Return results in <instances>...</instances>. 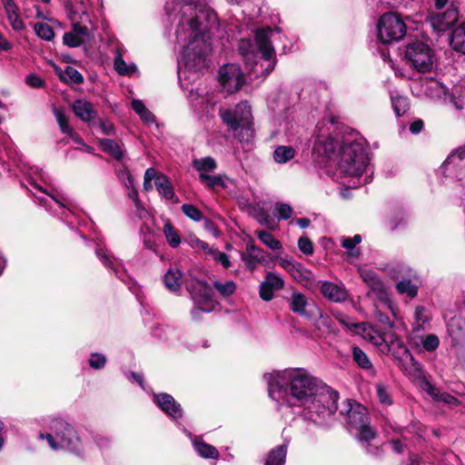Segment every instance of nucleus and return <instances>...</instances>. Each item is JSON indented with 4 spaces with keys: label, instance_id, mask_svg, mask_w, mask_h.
I'll return each mask as SVG.
<instances>
[{
    "label": "nucleus",
    "instance_id": "nucleus-1",
    "mask_svg": "<svg viewBox=\"0 0 465 465\" xmlns=\"http://www.w3.org/2000/svg\"><path fill=\"white\" fill-rule=\"evenodd\" d=\"M271 399L280 404L302 406L304 416L322 424L337 409L338 392L325 386L304 369H286L264 375Z\"/></svg>",
    "mask_w": 465,
    "mask_h": 465
},
{
    "label": "nucleus",
    "instance_id": "nucleus-2",
    "mask_svg": "<svg viewBox=\"0 0 465 465\" xmlns=\"http://www.w3.org/2000/svg\"><path fill=\"white\" fill-rule=\"evenodd\" d=\"M176 9H179L174 15V20H177L175 35L180 48L177 58L178 75L182 80L187 77V73L196 74L204 64L209 45L204 39L203 30L213 29L218 22L216 14L209 12V25L202 29L201 15L193 3H177L173 5V11Z\"/></svg>",
    "mask_w": 465,
    "mask_h": 465
},
{
    "label": "nucleus",
    "instance_id": "nucleus-3",
    "mask_svg": "<svg viewBox=\"0 0 465 465\" xmlns=\"http://www.w3.org/2000/svg\"><path fill=\"white\" fill-rule=\"evenodd\" d=\"M322 149L329 159L339 158V169L349 176L361 175L369 163L368 155L362 143L351 138L337 141L328 137L322 142Z\"/></svg>",
    "mask_w": 465,
    "mask_h": 465
},
{
    "label": "nucleus",
    "instance_id": "nucleus-4",
    "mask_svg": "<svg viewBox=\"0 0 465 465\" xmlns=\"http://www.w3.org/2000/svg\"><path fill=\"white\" fill-rule=\"evenodd\" d=\"M275 34L280 35L278 27L272 29L270 27L258 29L255 34V40L261 52V56L257 60L258 55L254 53L243 51L244 42L242 43L240 49L244 57L245 64L250 67V72L255 77H262L269 74L274 68L276 64V56L274 47L272 45V39ZM249 45V43H246Z\"/></svg>",
    "mask_w": 465,
    "mask_h": 465
},
{
    "label": "nucleus",
    "instance_id": "nucleus-5",
    "mask_svg": "<svg viewBox=\"0 0 465 465\" xmlns=\"http://www.w3.org/2000/svg\"><path fill=\"white\" fill-rule=\"evenodd\" d=\"M221 116L240 142H248L252 136V116L247 102H241L234 110H225Z\"/></svg>",
    "mask_w": 465,
    "mask_h": 465
},
{
    "label": "nucleus",
    "instance_id": "nucleus-6",
    "mask_svg": "<svg viewBox=\"0 0 465 465\" xmlns=\"http://www.w3.org/2000/svg\"><path fill=\"white\" fill-rule=\"evenodd\" d=\"M51 433H41V439H46L50 448L54 450L66 449L72 452L78 451L79 438L76 432L68 422L62 419H55L52 421Z\"/></svg>",
    "mask_w": 465,
    "mask_h": 465
},
{
    "label": "nucleus",
    "instance_id": "nucleus-7",
    "mask_svg": "<svg viewBox=\"0 0 465 465\" xmlns=\"http://www.w3.org/2000/svg\"><path fill=\"white\" fill-rule=\"evenodd\" d=\"M346 412L348 423L351 429L357 430V438L361 441H370L375 438V431L370 426L367 410L364 406L347 401V407L341 411V413Z\"/></svg>",
    "mask_w": 465,
    "mask_h": 465
},
{
    "label": "nucleus",
    "instance_id": "nucleus-8",
    "mask_svg": "<svg viewBox=\"0 0 465 465\" xmlns=\"http://www.w3.org/2000/svg\"><path fill=\"white\" fill-rule=\"evenodd\" d=\"M405 60L410 67L420 73H427L433 68L435 53L426 43L417 41L405 47Z\"/></svg>",
    "mask_w": 465,
    "mask_h": 465
},
{
    "label": "nucleus",
    "instance_id": "nucleus-9",
    "mask_svg": "<svg viewBox=\"0 0 465 465\" xmlns=\"http://www.w3.org/2000/svg\"><path fill=\"white\" fill-rule=\"evenodd\" d=\"M370 340L378 346L382 353L391 352L400 366L404 367L409 362L416 363L410 350L394 333H388L385 336H371Z\"/></svg>",
    "mask_w": 465,
    "mask_h": 465
},
{
    "label": "nucleus",
    "instance_id": "nucleus-10",
    "mask_svg": "<svg viewBox=\"0 0 465 465\" xmlns=\"http://www.w3.org/2000/svg\"><path fill=\"white\" fill-rule=\"evenodd\" d=\"M377 31L379 39L384 44H390L404 37L406 25L399 15L385 13L377 23Z\"/></svg>",
    "mask_w": 465,
    "mask_h": 465
},
{
    "label": "nucleus",
    "instance_id": "nucleus-11",
    "mask_svg": "<svg viewBox=\"0 0 465 465\" xmlns=\"http://www.w3.org/2000/svg\"><path fill=\"white\" fill-rule=\"evenodd\" d=\"M187 289L196 303V307L192 312L193 315L198 314L200 312H211L214 310L213 292L207 282L193 280L188 283Z\"/></svg>",
    "mask_w": 465,
    "mask_h": 465
},
{
    "label": "nucleus",
    "instance_id": "nucleus-12",
    "mask_svg": "<svg viewBox=\"0 0 465 465\" xmlns=\"http://www.w3.org/2000/svg\"><path fill=\"white\" fill-rule=\"evenodd\" d=\"M218 79L223 90L229 94L237 92L245 83L243 73L237 64H227L222 66Z\"/></svg>",
    "mask_w": 465,
    "mask_h": 465
},
{
    "label": "nucleus",
    "instance_id": "nucleus-13",
    "mask_svg": "<svg viewBox=\"0 0 465 465\" xmlns=\"http://www.w3.org/2000/svg\"><path fill=\"white\" fill-rule=\"evenodd\" d=\"M26 182L30 188L28 189L33 196L35 197V203L39 205L45 206L46 209H49L50 206L48 204V198L45 195H47L52 201H54L60 209L63 210L62 215L64 214L65 209L69 211L67 199L64 196H60L57 193L52 191L47 192L41 185H39L31 176L26 178Z\"/></svg>",
    "mask_w": 465,
    "mask_h": 465
},
{
    "label": "nucleus",
    "instance_id": "nucleus-14",
    "mask_svg": "<svg viewBox=\"0 0 465 465\" xmlns=\"http://www.w3.org/2000/svg\"><path fill=\"white\" fill-rule=\"evenodd\" d=\"M444 173L460 182L465 186V145L453 151L442 164Z\"/></svg>",
    "mask_w": 465,
    "mask_h": 465
},
{
    "label": "nucleus",
    "instance_id": "nucleus-15",
    "mask_svg": "<svg viewBox=\"0 0 465 465\" xmlns=\"http://www.w3.org/2000/svg\"><path fill=\"white\" fill-rule=\"evenodd\" d=\"M459 20L458 7L451 3L450 6L444 12L433 14L430 22L433 29L437 32H444L454 25Z\"/></svg>",
    "mask_w": 465,
    "mask_h": 465
},
{
    "label": "nucleus",
    "instance_id": "nucleus-16",
    "mask_svg": "<svg viewBox=\"0 0 465 465\" xmlns=\"http://www.w3.org/2000/svg\"><path fill=\"white\" fill-rule=\"evenodd\" d=\"M153 402L168 416L173 419L183 417V409L174 398L168 393H155L153 397Z\"/></svg>",
    "mask_w": 465,
    "mask_h": 465
},
{
    "label": "nucleus",
    "instance_id": "nucleus-17",
    "mask_svg": "<svg viewBox=\"0 0 465 465\" xmlns=\"http://www.w3.org/2000/svg\"><path fill=\"white\" fill-rule=\"evenodd\" d=\"M280 264L298 282L303 283L313 280V273L299 262H295L292 260L282 259Z\"/></svg>",
    "mask_w": 465,
    "mask_h": 465
},
{
    "label": "nucleus",
    "instance_id": "nucleus-18",
    "mask_svg": "<svg viewBox=\"0 0 465 465\" xmlns=\"http://www.w3.org/2000/svg\"><path fill=\"white\" fill-rule=\"evenodd\" d=\"M95 254L107 269L112 270L117 278L123 282H125L126 273L122 263L114 257L109 255L106 249L98 247L95 250Z\"/></svg>",
    "mask_w": 465,
    "mask_h": 465
},
{
    "label": "nucleus",
    "instance_id": "nucleus-19",
    "mask_svg": "<svg viewBox=\"0 0 465 465\" xmlns=\"http://www.w3.org/2000/svg\"><path fill=\"white\" fill-rule=\"evenodd\" d=\"M361 277L380 299L383 300L385 303L390 305V301L386 297L384 284L374 272L371 270H362L361 272Z\"/></svg>",
    "mask_w": 465,
    "mask_h": 465
},
{
    "label": "nucleus",
    "instance_id": "nucleus-20",
    "mask_svg": "<svg viewBox=\"0 0 465 465\" xmlns=\"http://www.w3.org/2000/svg\"><path fill=\"white\" fill-rule=\"evenodd\" d=\"M447 331L454 345L465 340V319L460 316H454L447 323Z\"/></svg>",
    "mask_w": 465,
    "mask_h": 465
},
{
    "label": "nucleus",
    "instance_id": "nucleus-21",
    "mask_svg": "<svg viewBox=\"0 0 465 465\" xmlns=\"http://www.w3.org/2000/svg\"><path fill=\"white\" fill-rule=\"evenodd\" d=\"M242 260L246 268L252 271L264 261L263 252L253 243H248L245 252L242 254Z\"/></svg>",
    "mask_w": 465,
    "mask_h": 465
},
{
    "label": "nucleus",
    "instance_id": "nucleus-22",
    "mask_svg": "<svg viewBox=\"0 0 465 465\" xmlns=\"http://www.w3.org/2000/svg\"><path fill=\"white\" fill-rule=\"evenodd\" d=\"M74 114L84 122H91L96 116L93 104L85 100H76L72 106Z\"/></svg>",
    "mask_w": 465,
    "mask_h": 465
},
{
    "label": "nucleus",
    "instance_id": "nucleus-23",
    "mask_svg": "<svg viewBox=\"0 0 465 465\" xmlns=\"http://www.w3.org/2000/svg\"><path fill=\"white\" fill-rule=\"evenodd\" d=\"M6 19L9 25L15 32L23 31L25 28V22L23 21L19 7L15 3L4 6Z\"/></svg>",
    "mask_w": 465,
    "mask_h": 465
},
{
    "label": "nucleus",
    "instance_id": "nucleus-24",
    "mask_svg": "<svg viewBox=\"0 0 465 465\" xmlns=\"http://www.w3.org/2000/svg\"><path fill=\"white\" fill-rule=\"evenodd\" d=\"M321 292L324 297L335 302H342L347 297V292L343 288L330 282L322 283Z\"/></svg>",
    "mask_w": 465,
    "mask_h": 465
},
{
    "label": "nucleus",
    "instance_id": "nucleus-25",
    "mask_svg": "<svg viewBox=\"0 0 465 465\" xmlns=\"http://www.w3.org/2000/svg\"><path fill=\"white\" fill-rule=\"evenodd\" d=\"M450 45L456 52L465 54V22L457 26L450 39Z\"/></svg>",
    "mask_w": 465,
    "mask_h": 465
},
{
    "label": "nucleus",
    "instance_id": "nucleus-26",
    "mask_svg": "<svg viewBox=\"0 0 465 465\" xmlns=\"http://www.w3.org/2000/svg\"><path fill=\"white\" fill-rule=\"evenodd\" d=\"M163 283L170 292H177L180 290L183 278L182 272L178 269L170 268L163 276Z\"/></svg>",
    "mask_w": 465,
    "mask_h": 465
},
{
    "label": "nucleus",
    "instance_id": "nucleus-27",
    "mask_svg": "<svg viewBox=\"0 0 465 465\" xmlns=\"http://www.w3.org/2000/svg\"><path fill=\"white\" fill-rule=\"evenodd\" d=\"M290 310L301 316L306 314L307 299L304 294L294 292L289 300Z\"/></svg>",
    "mask_w": 465,
    "mask_h": 465
},
{
    "label": "nucleus",
    "instance_id": "nucleus-28",
    "mask_svg": "<svg viewBox=\"0 0 465 465\" xmlns=\"http://www.w3.org/2000/svg\"><path fill=\"white\" fill-rule=\"evenodd\" d=\"M414 320L413 331L418 332L424 330V325L430 322L431 313L424 306H417L414 311Z\"/></svg>",
    "mask_w": 465,
    "mask_h": 465
},
{
    "label": "nucleus",
    "instance_id": "nucleus-29",
    "mask_svg": "<svg viewBox=\"0 0 465 465\" xmlns=\"http://www.w3.org/2000/svg\"><path fill=\"white\" fill-rule=\"evenodd\" d=\"M287 454V443L272 449L266 460L265 465H283Z\"/></svg>",
    "mask_w": 465,
    "mask_h": 465
},
{
    "label": "nucleus",
    "instance_id": "nucleus-30",
    "mask_svg": "<svg viewBox=\"0 0 465 465\" xmlns=\"http://www.w3.org/2000/svg\"><path fill=\"white\" fill-rule=\"evenodd\" d=\"M192 165L199 174L214 172L217 168L216 161L211 156L194 159Z\"/></svg>",
    "mask_w": 465,
    "mask_h": 465
},
{
    "label": "nucleus",
    "instance_id": "nucleus-31",
    "mask_svg": "<svg viewBox=\"0 0 465 465\" xmlns=\"http://www.w3.org/2000/svg\"><path fill=\"white\" fill-rule=\"evenodd\" d=\"M132 108L140 116L141 120L146 124H151L155 122L154 115L146 108L142 100L134 99L132 101Z\"/></svg>",
    "mask_w": 465,
    "mask_h": 465
},
{
    "label": "nucleus",
    "instance_id": "nucleus-32",
    "mask_svg": "<svg viewBox=\"0 0 465 465\" xmlns=\"http://www.w3.org/2000/svg\"><path fill=\"white\" fill-rule=\"evenodd\" d=\"M225 176L222 174L209 175L208 173L199 174L200 182L209 189L215 190L217 188L226 187Z\"/></svg>",
    "mask_w": 465,
    "mask_h": 465
},
{
    "label": "nucleus",
    "instance_id": "nucleus-33",
    "mask_svg": "<svg viewBox=\"0 0 465 465\" xmlns=\"http://www.w3.org/2000/svg\"><path fill=\"white\" fill-rule=\"evenodd\" d=\"M193 447L196 452L203 458L218 459L219 457V451L217 449L203 440H195L193 441Z\"/></svg>",
    "mask_w": 465,
    "mask_h": 465
},
{
    "label": "nucleus",
    "instance_id": "nucleus-34",
    "mask_svg": "<svg viewBox=\"0 0 465 465\" xmlns=\"http://www.w3.org/2000/svg\"><path fill=\"white\" fill-rule=\"evenodd\" d=\"M68 17L71 22H91L90 16L82 3H75L71 5L68 10Z\"/></svg>",
    "mask_w": 465,
    "mask_h": 465
},
{
    "label": "nucleus",
    "instance_id": "nucleus-35",
    "mask_svg": "<svg viewBox=\"0 0 465 465\" xmlns=\"http://www.w3.org/2000/svg\"><path fill=\"white\" fill-rule=\"evenodd\" d=\"M114 67L118 74L124 76H131L137 71V67L134 64L125 63L122 54H119V56H115Z\"/></svg>",
    "mask_w": 465,
    "mask_h": 465
},
{
    "label": "nucleus",
    "instance_id": "nucleus-36",
    "mask_svg": "<svg viewBox=\"0 0 465 465\" xmlns=\"http://www.w3.org/2000/svg\"><path fill=\"white\" fill-rule=\"evenodd\" d=\"M100 146L104 152L109 153L116 160H121L124 156V152L121 146L114 140L102 139L100 140Z\"/></svg>",
    "mask_w": 465,
    "mask_h": 465
},
{
    "label": "nucleus",
    "instance_id": "nucleus-37",
    "mask_svg": "<svg viewBox=\"0 0 465 465\" xmlns=\"http://www.w3.org/2000/svg\"><path fill=\"white\" fill-rule=\"evenodd\" d=\"M352 359L360 368L374 372L370 358L360 347H352Z\"/></svg>",
    "mask_w": 465,
    "mask_h": 465
},
{
    "label": "nucleus",
    "instance_id": "nucleus-38",
    "mask_svg": "<svg viewBox=\"0 0 465 465\" xmlns=\"http://www.w3.org/2000/svg\"><path fill=\"white\" fill-rule=\"evenodd\" d=\"M155 187L159 193L162 194L165 199L171 200L175 197L173 187L165 175H161L156 179Z\"/></svg>",
    "mask_w": 465,
    "mask_h": 465
},
{
    "label": "nucleus",
    "instance_id": "nucleus-39",
    "mask_svg": "<svg viewBox=\"0 0 465 465\" xmlns=\"http://www.w3.org/2000/svg\"><path fill=\"white\" fill-rule=\"evenodd\" d=\"M295 155V151L292 146H278L273 153V159L278 163H285L292 160Z\"/></svg>",
    "mask_w": 465,
    "mask_h": 465
},
{
    "label": "nucleus",
    "instance_id": "nucleus-40",
    "mask_svg": "<svg viewBox=\"0 0 465 465\" xmlns=\"http://www.w3.org/2000/svg\"><path fill=\"white\" fill-rule=\"evenodd\" d=\"M337 321L349 329L350 331H353L356 333L365 332L367 330V323L365 322H353L351 319L343 314H338L336 316Z\"/></svg>",
    "mask_w": 465,
    "mask_h": 465
},
{
    "label": "nucleus",
    "instance_id": "nucleus-41",
    "mask_svg": "<svg viewBox=\"0 0 465 465\" xmlns=\"http://www.w3.org/2000/svg\"><path fill=\"white\" fill-rule=\"evenodd\" d=\"M163 232L170 247L176 248L180 245V234L178 231L170 223H166L163 225Z\"/></svg>",
    "mask_w": 465,
    "mask_h": 465
},
{
    "label": "nucleus",
    "instance_id": "nucleus-42",
    "mask_svg": "<svg viewBox=\"0 0 465 465\" xmlns=\"http://www.w3.org/2000/svg\"><path fill=\"white\" fill-rule=\"evenodd\" d=\"M213 285L219 294L224 298L230 297L236 291V284L233 281H226L224 282L214 281Z\"/></svg>",
    "mask_w": 465,
    "mask_h": 465
},
{
    "label": "nucleus",
    "instance_id": "nucleus-43",
    "mask_svg": "<svg viewBox=\"0 0 465 465\" xmlns=\"http://www.w3.org/2000/svg\"><path fill=\"white\" fill-rule=\"evenodd\" d=\"M391 104L397 116H401L406 113L409 108L408 99L402 95H391Z\"/></svg>",
    "mask_w": 465,
    "mask_h": 465
},
{
    "label": "nucleus",
    "instance_id": "nucleus-44",
    "mask_svg": "<svg viewBox=\"0 0 465 465\" xmlns=\"http://www.w3.org/2000/svg\"><path fill=\"white\" fill-rule=\"evenodd\" d=\"M429 391L428 392L437 401L445 402L447 404L456 406L460 403V401L455 398L454 396L446 393V392H440L432 386L429 385Z\"/></svg>",
    "mask_w": 465,
    "mask_h": 465
},
{
    "label": "nucleus",
    "instance_id": "nucleus-45",
    "mask_svg": "<svg viewBox=\"0 0 465 465\" xmlns=\"http://www.w3.org/2000/svg\"><path fill=\"white\" fill-rule=\"evenodd\" d=\"M400 293L406 294L410 298H414L418 292V287L411 280H402L396 285Z\"/></svg>",
    "mask_w": 465,
    "mask_h": 465
},
{
    "label": "nucleus",
    "instance_id": "nucleus-46",
    "mask_svg": "<svg viewBox=\"0 0 465 465\" xmlns=\"http://www.w3.org/2000/svg\"><path fill=\"white\" fill-rule=\"evenodd\" d=\"M35 32L38 37L45 41H51L54 37L52 27L45 23L38 22L34 26Z\"/></svg>",
    "mask_w": 465,
    "mask_h": 465
},
{
    "label": "nucleus",
    "instance_id": "nucleus-47",
    "mask_svg": "<svg viewBox=\"0 0 465 465\" xmlns=\"http://www.w3.org/2000/svg\"><path fill=\"white\" fill-rule=\"evenodd\" d=\"M257 236L263 244L272 250H279L282 247L281 242L266 231L257 232Z\"/></svg>",
    "mask_w": 465,
    "mask_h": 465
},
{
    "label": "nucleus",
    "instance_id": "nucleus-48",
    "mask_svg": "<svg viewBox=\"0 0 465 465\" xmlns=\"http://www.w3.org/2000/svg\"><path fill=\"white\" fill-rule=\"evenodd\" d=\"M420 343L426 351H433L440 345V340L434 333L426 334L420 337Z\"/></svg>",
    "mask_w": 465,
    "mask_h": 465
},
{
    "label": "nucleus",
    "instance_id": "nucleus-49",
    "mask_svg": "<svg viewBox=\"0 0 465 465\" xmlns=\"http://www.w3.org/2000/svg\"><path fill=\"white\" fill-rule=\"evenodd\" d=\"M263 282L274 291L282 290L284 286V281L282 276L272 272H268L266 273L265 280Z\"/></svg>",
    "mask_w": 465,
    "mask_h": 465
},
{
    "label": "nucleus",
    "instance_id": "nucleus-50",
    "mask_svg": "<svg viewBox=\"0 0 465 465\" xmlns=\"http://www.w3.org/2000/svg\"><path fill=\"white\" fill-rule=\"evenodd\" d=\"M209 256L215 262L221 264L224 269H228L232 265L229 256L225 252L218 250L217 248H214L213 251H211Z\"/></svg>",
    "mask_w": 465,
    "mask_h": 465
},
{
    "label": "nucleus",
    "instance_id": "nucleus-51",
    "mask_svg": "<svg viewBox=\"0 0 465 465\" xmlns=\"http://www.w3.org/2000/svg\"><path fill=\"white\" fill-rule=\"evenodd\" d=\"M63 79L65 82H70L74 84H81L84 82L83 75L74 67L67 66L64 70Z\"/></svg>",
    "mask_w": 465,
    "mask_h": 465
},
{
    "label": "nucleus",
    "instance_id": "nucleus-52",
    "mask_svg": "<svg viewBox=\"0 0 465 465\" xmlns=\"http://www.w3.org/2000/svg\"><path fill=\"white\" fill-rule=\"evenodd\" d=\"M182 211L188 218L194 222H199L203 219L202 212L193 204H183Z\"/></svg>",
    "mask_w": 465,
    "mask_h": 465
},
{
    "label": "nucleus",
    "instance_id": "nucleus-53",
    "mask_svg": "<svg viewBox=\"0 0 465 465\" xmlns=\"http://www.w3.org/2000/svg\"><path fill=\"white\" fill-rule=\"evenodd\" d=\"M54 116L56 118V121L59 124V127H60L62 133L66 134L71 133L73 131V128L69 126L68 119L65 116V114L63 113V111H61L57 108H54Z\"/></svg>",
    "mask_w": 465,
    "mask_h": 465
},
{
    "label": "nucleus",
    "instance_id": "nucleus-54",
    "mask_svg": "<svg viewBox=\"0 0 465 465\" xmlns=\"http://www.w3.org/2000/svg\"><path fill=\"white\" fill-rule=\"evenodd\" d=\"M63 41L64 44L69 47H79L84 43V39L80 38V35L73 32L65 33Z\"/></svg>",
    "mask_w": 465,
    "mask_h": 465
},
{
    "label": "nucleus",
    "instance_id": "nucleus-55",
    "mask_svg": "<svg viewBox=\"0 0 465 465\" xmlns=\"http://www.w3.org/2000/svg\"><path fill=\"white\" fill-rule=\"evenodd\" d=\"M275 211L279 220H287L292 214V208L288 203H276Z\"/></svg>",
    "mask_w": 465,
    "mask_h": 465
},
{
    "label": "nucleus",
    "instance_id": "nucleus-56",
    "mask_svg": "<svg viewBox=\"0 0 465 465\" xmlns=\"http://www.w3.org/2000/svg\"><path fill=\"white\" fill-rule=\"evenodd\" d=\"M86 22H72V27H73V33L76 34L77 35H80V38L85 39L89 35V30L87 26L84 25Z\"/></svg>",
    "mask_w": 465,
    "mask_h": 465
},
{
    "label": "nucleus",
    "instance_id": "nucleus-57",
    "mask_svg": "<svg viewBox=\"0 0 465 465\" xmlns=\"http://www.w3.org/2000/svg\"><path fill=\"white\" fill-rule=\"evenodd\" d=\"M106 362V358L104 355L100 353H92L91 358L89 359V365L93 369H102L104 367Z\"/></svg>",
    "mask_w": 465,
    "mask_h": 465
},
{
    "label": "nucleus",
    "instance_id": "nucleus-58",
    "mask_svg": "<svg viewBox=\"0 0 465 465\" xmlns=\"http://www.w3.org/2000/svg\"><path fill=\"white\" fill-rule=\"evenodd\" d=\"M377 396L381 403L390 405L391 404V395L383 384H377L376 386Z\"/></svg>",
    "mask_w": 465,
    "mask_h": 465
},
{
    "label": "nucleus",
    "instance_id": "nucleus-59",
    "mask_svg": "<svg viewBox=\"0 0 465 465\" xmlns=\"http://www.w3.org/2000/svg\"><path fill=\"white\" fill-rule=\"evenodd\" d=\"M298 247L304 254L311 255L313 253V244L308 237H301L298 241Z\"/></svg>",
    "mask_w": 465,
    "mask_h": 465
},
{
    "label": "nucleus",
    "instance_id": "nucleus-60",
    "mask_svg": "<svg viewBox=\"0 0 465 465\" xmlns=\"http://www.w3.org/2000/svg\"><path fill=\"white\" fill-rule=\"evenodd\" d=\"M274 290L272 288V287H269V285L265 284L264 282H262L260 285V297L265 301V302H269L271 300L273 299L274 297V293H273Z\"/></svg>",
    "mask_w": 465,
    "mask_h": 465
},
{
    "label": "nucleus",
    "instance_id": "nucleus-61",
    "mask_svg": "<svg viewBox=\"0 0 465 465\" xmlns=\"http://www.w3.org/2000/svg\"><path fill=\"white\" fill-rule=\"evenodd\" d=\"M361 242V236L360 234H355L353 237L344 238L342 240L341 245L343 248L348 251H352L354 247Z\"/></svg>",
    "mask_w": 465,
    "mask_h": 465
},
{
    "label": "nucleus",
    "instance_id": "nucleus-62",
    "mask_svg": "<svg viewBox=\"0 0 465 465\" xmlns=\"http://www.w3.org/2000/svg\"><path fill=\"white\" fill-rule=\"evenodd\" d=\"M25 83L33 88H40L44 86V80L37 74H31L25 77Z\"/></svg>",
    "mask_w": 465,
    "mask_h": 465
},
{
    "label": "nucleus",
    "instance_id": "nucleus-63",
    "mask_svg": "<svg viewBox=\"0 0 465 465\" xmlns=\"http://www.w3.org/2000/svg\"><path fill=\"white\" fill-rule=\"evenodd\" d=\"M193 246L202 249L207 255H210L211 251L214 249V247L210 246L207 242L199 239L193 240Z\"/></svg>",
    "mask_w": 465,
    "mask_h": 465
},
{
    "label": "nucleus",
    "instance_id": "nucleus-64",
    "mask_svg": "<svg viewBox=\"0 0 465 465\" xmlns=\"http://www.w3.org/2000/svg\"><path fill=\"white\" fill-rule=\"evenodd\" d=\"M161 175H163V174L158 173L155 169L148 168L144 173V180H149V181L154 180V184L156 185V179Z\"/></svg>",
    "mask_w": 465,
    "mask_h": 465
}]
</instances>
